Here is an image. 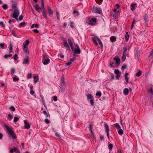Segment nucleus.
Here are the masks:
<instances>
[{
    "instance_id": "obj_1",
    "label": "nucleus",
    "mask_w": 153,
    "mask_h": 153,
    "mask_svg": "<svg viewBox=\"0 0 153 153\" xmlns=\"http://www.w3.org/2000/svg\"><path fill=\"white\" fill-rule=\"evenodd\" d=\"M12 8L13 10V12L11 14V16L13 18L15 19L16 20H17V17L19 14V11L17 7L16 4V3L13 4Z\"/></svg>"
},
{
    "instance_id": "obj_2",
    "label": "nucleus",
    "mask_w": 153,
    "mask_h": 153,
    "mask_svg": "<svg viewBox=\"0 0 153 153\" xmlns=\"http://www.w3.org/2000/svg\"><path fill=\"white\" fill-rule=\"evenodd\" d=\"M4 127L6 128L7 131L9 133L10 136H11L12 139H16L17 137L13 131L7 125H5Z\"/></svg>"
},
{
    "instance_id": "obj_3",
    "label": "nucleus",
    "mask_w": 153,
    "mask_h": 153,
    "mask_svg": "<svg viewBox=\"0 0 153 153\" xmlns=\"http://www.w3.org/2000/svg\"><path fill=\"white\" fill-rule=\"evenodd\" d=\"M97 19L95 18H93L87 21L86 23L88 25L91 26H94L97 24Z\"/></svg>"
},
{
    "instance_id": "obj_4",
    "label": "nucleus",
    "mask_w": 153,
    "mask_h": 153,
    "mask_svg": "<svg viewBox=\"0 0 153 153\" xmlns=\"http://www.w3.org/2000/svg\"><path fill=\"white\" fill-rule=\"evenodd\" d=\"M92 40L94 42V43L95 44L96 46H97L98 45L97 42L98 41L99 44L101 47H103V45L100 40L97 36H94V37L92 38Z\"/></svg>"
},
{
    "instance_id": "obj_5",
    "label": "nucleus",
    "mask_w": 153,
    "mask_h": 153,
    "mask_svg": "<svg viewBox=\"0 0 153 153\" xmlns=\"http://www.w3.org/2000/svg\"><path fill=\"white\" fill-rule=\"evenodd\" d=\"M50 62V60L46 54H43V55L42 62L44 65L48 64Z\"/></svg>"
},
{
    "instance_id": "obj_6",
    "label": "nucleus",
    "mask_w": 153,
    "mask_h": 153,
    "mask_svg": "<svg viewBox=\"0 0 153 153\" xmlns=\"http://www.w3.org/2000/svg\"><path fill=\"white\" fill-rule=\"evenodd\" d=\"M75 45L76 46V48H74L73 47V49H71L72 51L74 54H80L81 53V51L79 46L77 44H76Z\"/></svg>"
},
{
    "instance_id": "obj_7",
    "label": "nucleus",
    "mask_w": 153,
    "mask_h": 153,
    "mask_svg": "<svg viewBox=\"0 0 153 153\" xmlns=\"http://www.w3.org/2000/svg\"><path fill=\"white\" fill-rule=\"evenodd\" d=\"M93 12L98 14H101L102 13V10L99 7H94L92 9Z\"/></svg>"
},
{
    "instance_id": "obj_8",
    "label": "nucleus",
    "mask_w": 153,
    "mask_h": 153,
    "mask_svg": "<svg viewBox=\"0 0 153 153\" xmlns=\"http://www.w3.org/2000/svg\"><path fill=\"white\" fill-rule=\"evenodd\" d=\"M104 128L105 132L106 133L108 138L109 139V127L108 125L106 123H105L104 125Z\"/></svg>"
},
{
    "instance_id": "obj_9",
    "label": "nucleus",
    "mask_w": 153,
    "mask_h": 153,
    "mask_svg": "<svg viewBox=\"0 0 153 153\" xmlns=\"http://www.w3.org/2000/svg\"><path fill=\"white\" fill-rule=\"evenodd\" d=\"M114 73L116 75V78L117 79H119L121 73L120 72L119 70L115 69L114 71Z\"/></svg>"
},
{
    "instance_id": "obj_10",
    "label": "nucleus",
    "mask_w": 153,
    "mask_h": 153,
    "mask_svg": "<svg viewBox=\"0 0 153 153\" xmlns=\"http://www.w3.org/2000/svg\"><path fill=\"white\" fill-rule=\"evenodd\" d=\"M23 64H29V57L28 56H27L25 57L23 61Z\"/></svg>"
},
{
    "instance_id": "obj_11",
    "label": "nucleus",
    "mask_w": 153,
    "mask_h": 153,
    "mask_svg": "<svg viewBox=\"0 0 153 153\" xmlns=\"http://www.w3.org/2000/svg\"><path fill=\"white\" fill-rule=\"evenodd\" d=\"M24 122L25 124L24 126L25 128L26 129H29L30 127V126L29 123H27V121L25 120H24Z\"/></svg>"
},
{
    "instance_id": "obj_12",
    "label": "nucleus",
    "mask_w": 153,
    "mask_h": 153,
    "mask_svg": "<svg viewBox=\"0 0 153 153\" xmlns=\"http://www.w3.org/2000/svg\"><path fill=\"white\" fill-rule=\"evenodd\" d=\"M114 59L116 61V64L117 66H118L120 64V59L118 57H114Z\"/></svg>"
},
{
    "instance_id": "obj_13",
    "label": "nucleus",
    "mask_w": 153,
    "mask_h": 153,
    "mask_svg": "<svg viewBox=\"0 0 153 153\" xmlns=\"http://www.w3.org/2000/svg\"><path fill=\"white\" fill-rule=\"evenodd\" d=\"M30 43L29 41L28 40H26L23 44V47L26 48L27 46Z\"/></svg>"
},
{
    "instance_id": "obj_14",
    "label": "nucleus",
    "mask_w": 153,
    "mask_h": 153,
    "mask_svg": "<svg viewBox=\"0 0 153 153\" xmlns=\"http://www.w3.org/2000/svg\"><path fill=\"white\" fill-rule=\"evenodd\" d=\"M68 42L71 48V49H73V48L74 47V46L70 39H68Z\"/></svg>"
},
{
    "instance_id": "obj_15",
    "label": "nucleus",
    "mask_w": 153,
    "mask_h": 153,
    "mask_svg": "<svg viewBox=\"0 0 153 153\" xmlns=\"http://www.w3.org/2000/svg\"><path fill=\"white\" fill-rule=\"evenodd\" d=\"M137 4H136L135 3H131V11H133L135 9V6Z\"/></svg>"
},
{
    "instance_id": "obj_16",
    "label": "nucleus",
    "mask_w": 153,
    "mask_h": 153,
    "mask_svg": "<svg viewBox=\"0 0 153 153\" xmlns=\"http://www.w3.org/2000/svg\"><path fill=\"white\" fill-rule=\"evenodd\" d=\"M123 93L124 94L126 95H127L129 93V90L127 88H124L123 90Z\"/></svg>"
},
{
    "instance_id": "obj_17",
    "label": "nucleus",
    "mask_w": 153,
    "mask_h": 153,
    "mask_svg": "<svg viewBox=\"0 0 153 153\" xmlns=\"http://www.w3.org/2000/svg\"><path fill=\"white\" fill-rule=\"evenodd\" d=\"M36 11L39 12H40L41 10V8L39 7V6L37 4H36L34 7Z\"/></svg>"
},
{
    "instance_id": "obj_18",
    "label": "nucleus",
    "mask_w": 153,
    "mask_h": 153,
    "mask_svg": "<svg viewBox=\"0 0 153 153\" xmlns=\"http://www.w3.org/2000/svg\"><path fill=\"white\" fill-rule=\"evenodd\" d=\"M65 80H64V78L63 76L61 80V86L62 87V85H65Z\"/></svg>"
},
{
    "instance_id": "obj_19",
    "label": "nucleus",
    "mask_w": 153,
    "mask_h": 153,
    "mask_svg": "<svg viewBox=\"0 0 153 153\" xmlns=\"http://www.w3.org/2000/svg\"><path fill=\"white\" fill-rule=\"evenodd\" d=\"M48 8L49 14V15H52L53 14V12L52 10H51V7H48Z\"/></svg>"
},
{
    "instance_id": "obj_20",
    "label": "nucleus",
    "mask_w": 153,
    "mask_h": 153,
    "mask_svg": "<svg viewBox=\"0 0 153 153\" xmlns=\"http://www.w3.org/2000/svg\"><path fill=\"white\" fill-rule=\"evenodd\" d=\"M92 124H90L89 125L88 128H89V131L92 134H93L94 133L93 131L92 130Z\"/></svg>"
},
{
    "instance_id": "obj_21",
    "label": "nucleus",
    "mask_w": 153,
    "mask_h": 153,
    "mask_svg": "<svg viewBox=\"0 0 153 153\" xmlns=\"http://www.w3.org/2000/svg\"><path fill=\"white\" fill-rule=\"evenodd\" d=\"M114 126L117 130H118L121 128L120 126L118 123H115L114 124Z\"/></svg>"
},
{
    "instance_id": "obj_22",
    "label": "nucleus",
    "mask_w": 153,
    "mask_h": 153,
    "mask_svg": "<svg viewBox=\"0 0 153 153\" xmlns=\"http://www.w3.org/2000/svg\"><path fill=\"white\" fill-rule=\"evenodd\" d=\"M143 20L145 22L148 21V16L146 14H145L144 16Z\"/></svg>"
},
{
    "instance_id": "obj_23",
    "label": "nucleus",
    "mask_w": 153,
    "mask_h": 153,
    "mask_svg": "<svg viewBox=\"0 0 153 153\" xmlns=\"http://www.w3.org/2000/svg\"><path fill=\"white\" fill-rule=\"evenodd\" d=\"M63 42L64 43L63 44V45L65 47H68L69 48V46L67 44V43L66 42V41L65 40H64L63 41Z\"/></svg>"
},
{
    "instance_id": "obj_24",
    "label": "nucleus",
    "mask_w": 153,
    "mask_h": 153,
    "mask_svg": "<svg viewBox=\"0 0 153 153\" xmlns=\"http://www.w3.org/2000/svg\"><path fill=\"white\" fill-rule=\"evenodd\" d=\"M25 24V22H23L20 23L18 25V26L20 27H24Z\"/></svg>"
},
{
    "instance_id": "obj_25",
    "label": "nucleus",
    "mask_w": 153,
    "mask_h": 153,
    "mask_svg": "<svg viewBox=\"0 0 153 153\" xmlns=\"http://www.w3.org/2000/svg\"><path fill=\"white\" fill-rule=\"evenodd\" d=\"M123 131L122 129L120 128L118 130V133L120 135H122L123 134Z\"/></svg>"
},
{
    "instance_id": "obj_26",
    "label": "nucleus",
    "mask_w": 153,
    "mask_h": 153,
    "mask_svg": "<svg viewBox=\"0 0 153 153\" xmlns=\"http://www.w3.org/2000/svg\"><path fill=\"white\" fill-rule=\"evenodd\" d=\"M90 103L91 105L92 106H94V99H91L90 100Z\"/></svg>"
},
{
    "instance_id": "obj_27",
    "label": "nucleus",
    "mask_w": 153,
    "mask_h": 153,
    "mask_svg": "<svg viewBox=\"0 0 153 153\" xmlns=\"http://www.w3.org/2000/svg\"><path fill=\"white\" fill-rule=\"evenodd\" d=\"M33 79H34V82L35 83H36V82H37L38 81L39 78H38V76H35L34 77Z\"/></svg>"
},
{
    "instance_id": "obj_28",
    "label": "nucleus",
    "mask_w": 153,
    "mask_h": 153,
    "mask_svg": "<svg viewBox=\"0 0 153 153\" xmlns=\"http://www.w3.org/2000/svg\"><path fill=\"white\" fill-rule=\"evenodd\" d=\"M23 49L25 53H29V51L27 47L25 48L23 47Z\"/></svg>"
},
{
    "instance_id": "obj_29",
    "label": "nucleus",
    "mask_w": 153,
    "mask_h": 153,
    "mask_svg": "<svg viewBox=\"0 0 153 153\" xmlns=\"http://www.w3.org/2000/svg\"><path fill=\"white\" fill-rule=\"evenodd\" d=\"M142 74V72L141 71H139L136 74V76L138 77L140 76Z\"/></svg>"
},
{
    "instance_id": "obj_30",
    "label": "nucleus",
    "mask_w": 153,
    "mask_h": 153,
    "mask_svg": "<svg viewBox=\"0 0 153 153\" xmlns=\"http://www.w3.org/2000/svg\"><path fill=\"white\" fill-rule=\"evenodd\" d=\"M40 1L41 3V7H42V10H45L44 4L43 2V0H40Z\"/></svg>"
},
{
    "instance_id": "obj_31",
    "label": "nucleus",
    "mask_w": 153,
    "mask_h": 153,
    "mask_svg": "<svg viewBox=\"0 0 153 153\" xmlns=\"http://www.w3.org/2000/svg\"><path fill=\"white\" fill-rule=\"evenodd\" d=\"M87 97L88 99H90V100L94 98L92 95L90 94H88L87 95Z\"/></svg>"
},
{
    "instance_id": "obj_32",
    "label": "nucleus",
    "mask_w": 153,
    "mask_h": 153,
    "mask_svg": "<svg viewBox=\"0 0 153 153\" xmlns=\"http://www.w3.org/2000/svg\"><path fill=\"white\" fill-rule=\"evenodd\" d=\"M23 16L22 15H21L19 16V18H18V17H17V20H16V21L18 22H19V21H20L23 19Z\"/></svg>"
},
{
    "instance_id": "obj_33",
    "label": "nucleus",
    "mask_w": 153,
    "mask_h": 153,
    "mask_svg": "<svg viewBox=\"0 0 153 153\" xmlns=\"http://www.w3.org/2000/svg\"><path fill=\"white\" fill-rule=\"evenodd\" d=\"M17 149L16 148H14L13 149H11L10 150V152L11 153H12L16 151Z\"/></svg>"
},
{
    "instance_id": "obj_34",
    "label": "nucleus",
    "mask_w": 153,
    "mask_h": 153,
    "mask_svg": "<svg viewBox=\"0 0 153 153\" xmlns=\"http://www.w3.org/2000/svg\"><path fill=\"white\" fill-rule=\"evenodd\" d=\"M153 55V48L151 51L150 52V54L149 55V57L150 59L151 58V56Z\"/></svg>"
},
{
    "instance_id": "obj_35",
    "label": "nucleus",
    "mask_w": 153,
    "mask_h": 153,
    "mask_svg": "<svg viewBox=\"0 0 153 153\" xmlns=\"http://www.w3.org/2000/svg\"><path fill=\"white\" fill-rule=\"evenodd\" d=\"M8 119L9 120H11L13 119V116L11 114H8Z\"/></svg>"
},
{
    "instance_id": "obj_36",
    "label": "nucleus",
    "mask_w": 153,
    "mask_h": 153,
    "mask_svg": "<svg viewBox=\"0 0 153 153\" xmlns=\"http://www.w3.org/2000/svg\"><path fill=\"white\" fill-rule=\"evenodd\" d=\"M13 47H12V44L10 43V48H9V52H10V53H11L12 52V51H13Z\"/></svg>"
},
{
    "instance_id": "obj_37",
    "label": "nucleus",
    "mask_w": 153,
    "mask_h": 153,
    "mask_svg": "<svg viewBox=\"0 0 153 153\" xmlns=\"http://www.w3.org/2000/svg\"><path fill=\"white\" fill-rule=\"evenodd\" d=\"M42 11L43 12V13H42V15L45 18H46L47 16H46V13L45 12V10H43Z\"/></svg>"
},
{
    "instance_id": "obj_38",
    "label": "nucleus",
    "mask_w": 153,
    "mask_h": 153,
    "mask_svg": "<svg viewBox=\"0 0 153 153\" xmlns=\"http://www.w3.org/2000/svg\"><path fill=\"white\" fill-rule=\"evenodd\" d=\"M114 62H111L110 63L109 66L111 68H113L114 67Z\"/></svg>"
},
{
    "instance_id": "obj_39",
    "label": "nucleus",
    "mask_w": 153,
    "mask_h": 153,
    "mask_svg": "<svg viewBox=\"0 0 153 153\" xmlns=\"http://www.w3.org/2000/svg\"><path fill=\"white\" fill-rule=\"evenodd\" d=\"M102 95L100 91H98L96 94V95L97 96H98L100 97Z\"/></svg>"
},
{
    "instance_id": "obj_40",
    "label": "nucleus",
    "mask_w": 153,
    "mask_h": 153,
    "mask_svg": "<svg viewBox=\"0 0 153 153\" xmlns=\"http://www.w3.org/2000/svg\"><path fill=\"white\" fill-rule=\"evenodd\" d=\"M127 67V66L126 65H124L123 66H122L121 67V70L123 71L124 70V69L126 68Z\"/></svg>"
},
{
    "instance_id": "obj_41",
    "label": "nucleus",
    "mask_w": 153,
    "mask_h": 153,
    "mask_svg": "<svg viewBox=\"0 0 153 153\" xmlns=\"http://www.w3.org/2000/svg\"><path fill=\"white\" fill-rule=\"evenodd\" d=\"M12 56V55L11 54H10L8 55L6 54L4 56V57L5 59H7V58L8 57H11Z\"/></svg>"
},
{
    "instance_id": "obj_42",
    "label": "nucleus",
    "mask_w": 153,
    "mask_h": 153,
    "mask_svg": "<svg viewBox=\"0 0 153 153\" xmlns=\"http://www.w3.org/2000/svg\"><path fill=\"white\" fill-rule=\"evenodd\" d=\"M19 118L18 117H15L14 118V122L15 123L16 122L19 120Z\"/></svg>"
},
{
    "instance_id": "obj_43",
    "label": "nucleus",
    "mask_w": 153,
    "mask_h": 153,
    "mask_svg": "<svg viewBox=\"0 0 153 153\" xmlns=\"http://www.w3.org/2000/svg\"><path fill=\"white\" fill-rule=\"evenodd\" d=\"M108 149L110 150H111L113 147V145L111 143L109 144L108 145Z\"/></svg>"
},
{
    "instance_id": "obj_44",
    "label": "nucleus",
    "mask_w": 153,
    "mask_h": 153,
    "mask_svg": "<svg viewBox=\"0 0 153 153\" xmlns=\"http://www.w3.org/2000/svg\"><path fill=\"white\" fill-rule=\"evenodd\" d=\"M45 122L47 124H48L50 123V121L48 119H45Z\"/></svg>"
},
{
    "instance_id": "obj_45",
    "label": "nucleus",
    "mask_w": 153,
    "mask_h": 153,
    "mask_svg": "<svg viewBox=\"0 0 153 153\" xmlns=\"http://www.w3.org/2000/svg\"><path fill=\"white\" fill-rule=\"evenodd\" d=\"M129 35H126L125 36V38L126 39V41L127 42L129 39Z\"/></svg>"
},
{
    "instance_id": "obj_46",
    "label": "nucleus",
    "mask_w": 153,
    "mask_h": 153,
    "mask_svg": "<svg viewBox=\"0 0 153 153\" xmlns=\"http://www.w3.org/2000/svg\"><path fill=\"white\" fill-rule=\"evenodd\" d=\"M110 40L112 41H114L116 40V38L112 36L110 38Z\"/></svg>"
},
{
    "instance_id": "obj_47",
    "label": "nucleus",
    "mask_w": 153,
    "mask_h": 153,
    "mask_svg": "<svg viewBox=\"0 0 153 153\" xmlns=\"http://www.w3.org/2000/svg\"><path fill=\"white\" fill-rule=\"evenodd\" d=\"M126 59V55L123 54V55L122 60L123 61H124Z\"/></svg>"
},
{
    "instance_id": "obj_48",
    "label": "nucleus",
    "mask_w": 153,
    "mask_h": 153,
    "mask_svg": "<svg viewBox=\"0 0 153 153\" xmlns=\"http://www.w3.org/2000/svg\"><path fill=\"white\" fill-rule=\"evenodd\" d=\"M2 8L4 10H6L7 9V6L6 4H4L2 6Z\"/></svg>"
},
{
    "instance_id": "obj_49",
    "label": "nucleus",
    "mask_w": 153,
    "mask_h": 153,
    "mask_svg": "<svg viewBox=\"0 0 153 153\" xmlns=\"http://www.w3.org/2000/svg\"><path fill=\"white\" fill-rule=\"evenodd\" d=\"M10 110H12L13 111H14L15 110V108L13 106H11L10 107Z\"/></svg>"
},
{
    "instance_id": "obj_50",
    "label": "nucleus",
    "mask_w": 153,
    "mask_h": 153,
    "mask_svg": "<svg viewBox=\"0 0 153 153\" xmlns=\"http://www.w3.org/2000/svg\"><path fill=\"white\" fill-rule=\"evenodd\" d=\"M31 76L32 74L31 73H29L27 76V79H30L31 78Z\"/></svg>"
},
{
    "instance_id": "obj_51",
    "label": "nucleus",
    "mask_w": 153,
    "mask_h": 153,
    "mask_svg": "<svg viewBox=\"0 0 153 153\" xmlns=\"http://www.w3.org/2000/svg\"><path fill=\"white\" fill-rule=\"evenodd\" d=\"M53 100L55 101L56 102L57 100V98L56 96H54L53 97Z\"/></svg>"
},
{
    "instance_id": "obj_52",
    "label": "nucleus",
    "mask_w": 153,
    "mask_h": 153,
    "mask_svg": "<svg viewBox=\"0 0 153 153\" xmlns=\"http://www.w3.org/2000/svg\"><path fill=\"white\" fill-rule=\"evenodd\" d=\"M124 50L123 51V54L126 55V53L127 52V48L126 47H124Z\"/></svg>"
},
{
    "instance_id": "obj_53",
    "label": "nucleus",
    "mask_w": 153,
    "mask_h": 153,
    "mask_svg": "<svg viewBox=\"0 0 153 153\" xmlns=\"http://www.w3.org/2000/svg\"><path fill=\"white\" fill-rule=\"evenodd\" d=\"M18 58V57L17 55L16 54L14 55L13 56V59L14 60H16Z\"/></svg>"
},
{
    "instance_id": "obj_54",
    "label": "nucleus",
    "mask_w": 153,
    "mask_h": 153,
    "mask_svg": "<svg viewBox=\"0 0 153 153\" xmlns=\"http://www.w3.org/2000/svg\"><path fill=\"white\" fill-rule=\"evenodd\" d=\"M19 80L18 78H17L16 77H15L13 78V80L14 81H16Z\"/></svg>"
},
{
    "instance_id": "obj_55",
    "label": "nucleus",
    "mask_w": 153,
    "mask_h": 153,
    "mask_svg": "<svg viewBox=\"0 0 153 153\" xmlns=\"http://www.w3.org/2000/svg\"><path fill=\"white\" fill-rule=\"evenodd\" d=\"M137 22V21L135 20V18H134L133 19V21L131 25H132V26H134V25L135 22Z\"/></svg>"
},
{
    "instance_id": "obj_56",
    "label": "nucleus",
    "mask_w": 153,
    "mask_h": 153,
    "mask_svg": "<svg viewBox=\"0 0 153 153\" xmlns=\"http://www.w3.org/2000/svg\"><path fill=\"white\" fill-rule=\"evenodd\" d=\"M71 62L69 61V62H68L67 63H66L65 64V66H68V65H71Z\"/></svg>"
},
{
    "instance_id": "obj_57",
    "label": "nucleus",
    "mask_w": 153,
    "mask_h": 153,
    "mask_svg": "<svg viewBox=\"0 0 153 153\" xmlns=\"http://www.w3.org/2000/svg\"><path fill=\"white\" fill-rule=\"evenodd\" d=\"M43 113L45 115H46L47 117H48L49 115V114H48L47 111H43Z\"/></svg>"
},
{
    "instance_id": "obj_58",
    "label": "nucleus",
    "mask_w": 153,
    "mask_h": 153,
    "mask_svg": "<svg viewBox=\"0 0 153 153\" xmlns=\"http://www.w3.org/2000/svg\"><path fill=\"white\" fill-rule=\"evenodd\" d=\"M11 33L15 37H16V33L14 32V31L13 30H12L11 32Z\"/></svg>"
},
{
    "instance_id": "obj_59",
    "label": "nucleus",
    "mask_w": 153,
    "mask_h": 153,
    "mask_svg": "<svg viewBox=\"0 0 153 153\" xmlns=\"http://www.w3.org/2000/svg\"><path fill=\"white\" fill-rule=\"evenodd\" d=\"M35 93L34 91L32 90H30V93L32 95H33Z\"/></svg>"
},
{
    "instance_id": "obj_60",
    "label": "nucleus",
    "mask_w": 153,
    "mask_h": 153,
    "mask_svg": "<svg viewBox=\"0 0 153 153\" xmlns=\"http://www.w3.org/2000/svg\"><path fill=\"white\" fill-rule=\"evenodd\" d=\"M0 25H1L2 27H4L5 26L3 22H0Z\"/></svg>"
},
{
    "instance_id": "obj_61",
    "label": "nucleus",
    "mask_w": 153,
    "mask_h": 153,
    "mask_svg": "<svg viewBox=\"0 0 153 153\" xmlns=\"http://www.w3.org/2000/svg\"><path fill=\"white\" fill-rule=\"evenodd\" d=\"M4 44L3 43L0 44V46L2 48L4 49Z\"/></svg>"
},
{
    "instance_id": "obj_62",
    "label": "nucleus",
    "mask_w": 153,
    "mask_h": 153,
    "mask_svg": "<svg viewBox=\"0 0 153 153\" xmlns=\"http://www.w3.org/2000/svg\"><path fill=\"white\" fill-rule=\"evenodd\" d=\"M73 13L74 14H75V13H76L77 14V15H79V13L77 11H74L73 12Z\"/></svg>"
},
{
    "instance_id": "obj_63",
    "label": "nucleus",
    "mask_w": 153,
    "mask_h": 153,
    "mask_svg": "<svg viewBox=\"0 0 153 153\" xmlns=\"http://www.w3.org/2000/svg\"><path fill=\"white\" fill-rule=\"evenodd\" d=\"M33 31L34 32H35L36 33H38L39 32V30L37 29H34L33 30Z\"/></svg>"
},
{
    "instance_id": "obj_64",
    "label": "nucleus",
    "mask_w": 153,
    "mask_h": 153,
    "mask_svg": "<svg viewBox=\"0 0 153 153\" xmlns=\"http://www.w3.org/2000/svg\"><path fill=\"white\" fill-rule=\"evenodd\" d=\"M11 72L13 74L15 72V70L14 69L12 68L11 69Z\"/></svg>"
}]
</instances>
